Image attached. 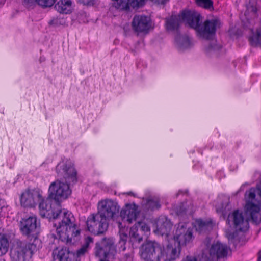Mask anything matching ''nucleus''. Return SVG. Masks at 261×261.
Listing matches in <instances>:
<instances>
[{"instance_id": "f257e3e1", "label": "nucleus", "mask_w": 261, "mask_h": 261, "mask_svg": "<svg viewBox=\"0 0 261 261\" xmlns=\"http://www.w3.org/2000/svg\"><path fill=\"white\" fill-rule=\"evenodd\" d=\"M53 219L59 239L66 243H71L73 239L80 235L81 230L74 223V217L71 213L65 210L58 209Z\"/></svg>"}, {"instance_id": "f03ea898", "label": "nucleus", "mask_w": 261, "mask_h": 261, "mask_svg": "<svg viewBox=\"0 0 261 261\" xmlns=\"http://www.w3.org/2000/svg\"><path fill=\"white\" fill-rule=\"evenodd\" d=\"M201 258L204 261H226L230 248L226 244L207 237L202 244Z\"/></svg>"}, {"instance_id": "7ed1b4c3", "label": "nucleus", "mask_w": 261, "mask_h": 261, "mask_svg": "<svg viewBox=\"0 0 261 261\" xmlns=\"http://www.w3.org/2000/svg\"><path fill=\"white\" fill-rule=\"evenodd\" d=\"M40 247L41 245L32 242L17 240L12 245L10 252L12 261H28Z\"/></svg>"}, {"instance_id": "20e7f679", "label": "nucleus", "mask_w": 261, "mask_h": 261, "mask_svg": "<svg viewBox=\"0 0 261 261\" xmlns=\"http://www.w3.org/2000/svg\"><path fill=\"white\" fill-rule=\"evenodd\" d=\"M19 227L22 235L26 237L28 242L36 244L37 241V244L41 246V241L38 238L39 231L36 217L22 218L19 223Z\"/></svg>"}, {"instance_id": "39448f33", "label": "nucleus", "mask_w": 261, "mask_h": 261, "mask_svg": "<svg viewBox=\"0 0 261 261\" xmlns=\"http://www.w3.org/2000/svg\"><path fill=\"white\" fill-rule=\"evenodd\" d=\"M95 254L98 261H111L117 252L114 241L111 238H104L95 244Z\"/></svg>"}, {"instance_id": "423d86ee", "label": "nucleus", "mask_w": 261, "mask_h": 261, "mask_svg": "<svg viewBox=\"0 0 261 261\" xmlns=\"http://www.w3.org/2000/svg\"><path fill=\"white\" fill-rule=\"evenodd\" d=\"M164 247L154 241H147L140 249L142 258L147 261H161Z\"/></svg>"}, {"instance_id": "0eeeda50", "label": "nucleus", "mask_w": 261, "mask_h": 261, "mask_svg": "<svg viewBox=\"0 0 261 261\" xmlns=\"http://www.w3.org/2000/svg\"><path fill=\"white\" fill-rule=\"evenodd\" d=\"M108 221L98 212L90 214L87 218L86 225L87 230L95 235L105 232L109 226Z\"/></svg>"}, {"instance_id": "6e6552de", "label": "nucleus", "mask_w": 261, "mask_h": 261, "mask_svg": "<svg viewBox=\"0 0 261 261\" xmlns=\"http://www.w3.org/2000/svg\"><path fill=\"white\" fill-rule=\"evenodd\" d=\"M71 191L68 184L57 180L51 183L48 189L49 198L54 199L57 205L71 194Z\"/></svg>"}, {"instance_id": "1a4fd4ad", "label": "nucleus", "mask_w": 261, "mask_h": 261, "mask_svg": "<svg viewBox=\"0 0 261 261\" xmlns=\"http://www.w3.org/2000/svg\"><path fill=\"white\" fill-rule=\"evenodd\" d=\"M56 170L59 177L64 178L69 182L77 181V172L71 161L63 160L57 165Z\"/></svg>"}, {"instance_id": "9d476101", "label": "nucleus", "mask_w": 261, "mask_h": 261, "mask_svg": "<svg viewBox=\"0 0 261 261\" xmlns=\"http://www.w3.org/2000/svg\"><path fill=\"white\" fill-rule=\"evenodd\" d=\"M119 206L117 203L110 199L101 200L98 203V213L108 221L118 213Z\"/></svg>"}, {"instance_id": "9b49d317", "label": "nucleus", "mask_w": 261, "mask_h": 261, "mask_svg": "<svg viewBox=\"0 0 261 261\" xmlns=\"http://www.w3.org/2000/svg\"><path fill=\"white\" fill-rule=\"evenodd\" d=\"M220 24L218 19H207L204 22L203 25H200L197 33L203 39L210 40L215 36L216 30L220 27Z\"/></svg>"}, {"instance_id": "f8f14e48", "label": "nucleus", "mask_w": 261, "mask_h": 261, "mask_svg": "<svg viewBox=\"0 0 261 261\" xmlns=\"http://www.w3.org/2000/svg\"><path fill=\"white\" fill-rule=\"evenodd\" d=\"M42 192L39 189L26 190L21 194L20 204L23 207H34L42 197Z\"/></svg>"}, {"instance_id": "ddd939ff", "label": "nucleus", "mask_w": 261, "mask_h": 261, "mask_svg": "<svg viewBox=\"0 0 261 261\" xmlns=\"http://www.w3.org/2000/svg\"><path fill=\"white\" fill-rule=\"evenodd\" d=\"M180 14L183 21L197 32L201 23L202 16L200 14L194 10H185Z\"/></svg>"}, {"instance_id": "4468645a", "label": "nucleus", "mask_w": 261, "mask_h": 261, "mask_svg": "<svg viewBox=\"0 0 261 261\" xmlns=\"http://www.w3.org/2000/svg\"><path fill=\"white\" fill-rule=\"evenodd\" d=\"M227 222L229 225H233L234 228L240 231H246L249 228V223L245 220L242 213L238 210L229 214Z\"/></svg>"}, {"instance_id": "2eb2a0df", "label": "nucleus", "mask_w": 261, "mask_h": 261, "mask_svg": "<svg viewBox=\"0 0 261 261\" xmlns=\"http://www.w3.org/2000/svg\"><path fill=\"white\" fill-rule=\"evenodd\" d=\"M192 230L190 228L187 229L183 226L177 228L175 234L174 236L175 241L177 242L178 246H180L189 243L192 241Z\"/></svg>"}, {"instance_id": "dca6fc26", "label": "nucleus", "mask_w": 261, "mask_h": 261, "mask_svg": "<svg viewBox=\"0 0 261 261\" xmlns=\"http://www.w3.org/2000/svg\"><path fill=\"white\" fill-rule=\"evenodd\" d=\"M132 25L136 32H145L147 31L151 27L150 19L144 15H135Z\"/></svg>"}, {"instance_id": "f3484780", "label": "nucleus", "mask_w": 261, "mask_h": 261, "mask_svg": "<svg viewBox=\"0 0 261 261\" xmlns=\"http://www.w3.org/2000/svg\"><path fill=\"white\" fill-rule=\"evenodd\" d=\"M53 199L49 198V196L45 199L42 196L41 199L38 203L40 214L42 218H54L57 213L55 211L51 206V202Z\"/></svg>"}, {"instance_id": "a211bd4d", "label": "nucleus", "mask_w": 261, "mask_h": 261, "mask_svg": "<svg viewBox=\"0 0 261 261\" xmlns=\"http://www.w3.org/2000/svg\"><path fill=\"white\" fill-rule=\"evenodd\" d=\"M180 252V246L175 245L173 246L171 244H168L166 248L164 247L163 253H162V260L173 261L179 257Z\"/></svg>"}, {"instance_id": "6ab92c4d", "label": "nucleus", "mask_w": 261, "mask_h": 261, "mask_svg": "<svg viewBox=\"0 0 261 261\" xmlns=\"http://www.w3.org/2000/svg\"><path fill=\"white\" fill-rule=\"evenodd\" d=\"M52 255L54 261H74L72 258L75 254L67 248L57 247L53 250Z\"/></svg>"}, {"instance_id": "aec40b11", "label": "nucleus", "mask_w": 261, "mask_h": 261, "mask_svg": "<svg viewBox=\"0 0 261 261\" xmlns=\"http://www.w3.org/2000/svg\"><path fill=\"white\" fill-rule=\"evenodd\" d=\"M245 208L246 213L250 215L253 222L256 224H258L261 222V208L260 206L252 202H248L246 204Z\"/></svg>"}, {"instance_id": "412c9836", "label": "nucleus", "mask_w": 261, "mask_h": 261, "mask_svg": "<svg viewBox=\"0 0 261 261\" xmlns=\"http://www.w3.org/2000/svg\"><path fill=\"white\" fill-rule=\"evenodd\" d=\"M172 224L167 217L162 216L159 218L156 222V231L158 233L163 235H167L171 231Z\"/></svg>"}, {"instance_id": "4be33fe9", "label": "nucleus", "mask_w": 261, "mask_h": 261, "mask_svg": "<svg viewBox=\"0 0 261 261\" xmlns=\"http://www.w3.org/2000/svg\"><path fill=\"white\" fill-rule=\"evenodd\" d=\"M120 215L123 220L131 223L137 217V208L135 205L126 204L125 207L121 210Z\"/></svg>"}, {"instance_id": "5701e85b", "label": "nucleus", "mask_w": 261, "mask_h": 261, "mask_svg": "<svg viewBox=\"0 0 261 261\" xmlns=\"http://www.w3.org/2000/svg\"><path fill=\"white\" fill-rule=\"evenodd\" d=\"M181 14L178 16L172 15L166 18V28L168 31H178L180 22Z\"/></svg>"}, {"instance_id": "b1692460", "label": "nucleus", "mask_w": 261, "mask_h": 261, "mask_svg": "<svg viewBox=\"0 0 261 261\" xmlns=\"http://www.w3.org/2000/svg\"><path fill=\"white\" fill-rule=\"evenodd\" d=\"M72 2L70 0H60L55 5V9L60 13L70 12Z\"/></svg>"}, {"instance_id": "393cba45", "label": "nucleus", "mask_w": 261, "mask_h": 261, "mask_svg": "<svg viewBox=\"0 0 261 261\" xmlns=\"http://www.w3.org/2000/svg\"><path fill=\"white\" fill-rule=\"evenodd\" d=\"M93 238L92 237H86L84 240V244L80 248L76 250V256L77 257H81L88 253L91 248L90 244H93Z\"/></svg>"}, {"instance_id": "a878e982", "label": "nucleus", "mask_w": 261, "mask_h": 261, "mask_svg": "<svg viewBox=\"0 0 261 261\" xmlns=\"http://www.w3.org/2000/svg\"><path fill=\"white\" fill-rule=\"evenodd\" d=\"M196 229L200 232H204L213 229V224L211 220L198 219L196 221Z\"/></svg>"}, {"instance_id": "bb28decb", "label": "nucleus", "mask_w": 261, "mask_h": 261, "mask_svg": "<svg viewBox=\"0 0 261 261\" xmlns=\"http://www.w3.org/2000/svg\"><path fill=\"white\" fill-rule=\"evenodd\" d=\"M9 241L5 235L0 236V256L5 254L8 250Z\"/></svg>"}, {"instance_id": "cd10ccee", "label": "nucleus", "mask_w": 261, "mask_h": 261, "mask_svg": "<svg viewBox=\"0 0 261 261\" xmlns=\"http://www.w3.org/2000/svg\"><path fill=\"white\" fill-rule=\"evenodd\" d=\"M196 5L210 11L214 10L213 2L212 0H195Z\"/></svg>"}, {"instance_id": "c85d7f7f", "label": "nucleus", "mask_w": 261, "mask_h": 261, "mask_svg": "<svg viewBox=\"0 0 261 261\" xmlns=\"http://www.w3.org/2000/svg\"><path fill=\"white\" fill-rule=\"evenodd\" d=\"M129 237L132 241L140 243L142 240V237L138 233L137 226H133L129 231Z\"/></svg>"}, {"instance_id": "c756f323", "label": "nucleus", "mask_w": 261, "mask_h": 261, "mask_svg": "<svg viewBox=\"0 0 261 261\" xmlns=\"http://www.w3.org/2000/svg\"><path fill=\"white\" fill-rule=\"evenodd\" d=\"M174 211L178 216H184L187 213V203H181L175 207Z\"/></svg>"}, {"instance_id": "7c9ffc66", "label": "nucleus", "mask_w": 261, "mask_h": 261, "mask_svg": "<svg viewBox=\"0 0 261 261\" xmlns=\"http://www.w3.org/2000/svg\"><path fill=\"white\" fill-rule=\"evenodd\" d=\"M249 41L252 46H257L261 45V32L257 31L255 35L249 38Z\"/></svg>"}, {"instance_id": "2f4dec72", "label": "nucleus", "mask_w": 261, "mask_h": 261, "mask_svg": "<svg viewBox=\"0 0 261 261\" xmlns=\"http://www.w3.org/2000/svg\"><path fill=\"white\" fill-rule=\"evenodd\" d=\"M255 193L256 189L253 188H250L248 191L246 192L245 197L247 198L246 203L248 202H252V201L255 199Z\"/></svg>"}, {"instance_id": "473e14b6", "label": "nucleus", "mask_w": 261, "mask_h": 261, "mask_svg": "<svg viewBox=\"0 0 261 261\" xmlns=\"http://www.w3.org/2000/svg\"><path fill=\"white\" fill-rule=\"evenodd\" d=\"M37 4L43 8L50 7L55 4L57 0H36Z\"/></svg>"}, {"instance_id": "72a5a7b5", "label": "nucleus", "mask_w": 261, "mask_h": 261, "mask_svg": "<svg viewBox=\"0 0 261 261\" xmlns=\"http://www.w3.org/2000/svg\"><path fill=\"white\" fill-rule=\"evenodd\" d=\"M146 206L148 209L154 210L159 209L160 207V205L158 201L149 199L147 202Z\"/></svg>"}, {"instance_id": "f704fd0d", "label": "nucleus", "mask_w": 261, "mask_h": 261, "mask_svg": "<svg viewBox=\"0 0 261 261\" xmlns=\"http://www.w3.org/2000/svg\"><path fill=\"white\" fill-rule=\"evenodd\" d=\"M22 5L28 9H33L37 4L36 0H21Z\"/></svg>"}, {"instance_id": "c9c22d12", "label": "nucleus", "mask_w": 261, "mask_h": 261, "mask_svg": "<svg viewBox=\"0 0 261 261\" xmlns=\"http://www.w3.org/2000/svg\"><path fill=\"white\" fill-rule=\"evenodd\" d=\"M138 226L140 227V230L144 232L150 231V227L144 222H138Z\"/></svg>"}, {"instance_id": "e433bc0d", "label": "nucleus", "mask_w": 261, "mask_h": 261, "mask_svg": "<svg viewBox=\"0 0 261 261\" xmlns=\"http://www.w3.org/2000/svg\"><path fill=\"white\" fill-rule=\"evenodd\" d=\"M222 48V46L220 44H217L216 41H213L209 45V49L217 50H219Z\"/></svg>"}, {"instance_id": "4c0bfd02", "label": "nucleus", "mask_w": 261, "mask_h": 261, "mask_svg": "<svg viewBox=\"0 0 261 261\" xmlns=\"http://www.w3.org/2000/svg\"><path fill=\"white\" fill-rule=\"evenodd\" d=\"M79 2L84 5L90 6L95 4V0H79Z\"/></svg>"}, {"instance_id": "58836bf2", "label": "nucleus", "mask_w": 261, "mask_h": 261, "mask_svg": "<svg viewBox=\"0 0 261 261\" xmlns=\"http://www.w3.org/2000/svg\"><path fill=\"white\" fill-rule=\"evenodd\" d=\"M61 24L60 20L58 18H54L49 22V24L53 27L58 26Z\"/></svg>"}, {"instance_id": "ea45409f", "label": "nucleus", "mask_w": 261, "mask_h": 261, "mask_svg": "<svg viewBox=\"0 0 261 261\" xmlns=\"http://www.w3.org/2000/svg\"><path fill=\"white\" fill-rule=\"evenodd\" d=\"M120 242L124 244L127 239V235L125 233H120Z\"/></svg>"}, {"instance_id": "a19ab883", "label": "nucleus", "mask_w": 261, "mask_h": 261, "mask_svg": "<svg viewBox=\"0 0 261 261\" xmlns=\"http://www.w3.org/2000/svg\"><path fill=\"white\" fill-rule=\"evenodd\" d=\"M182 40L184 42V43L181 44V46H187L189 45L190 40L189 38L188 37H185L182 38Z\"/></svg>"}, {"instance_id": "79ce46f5", "label": "nucleus", "mask_w": 261, "mask_h": 261, "mask_svg": "<svg viewBox=\"0 0 261 261\" xmlns=\"http://www.w3.org/2000/svg\"><path fill=\"white\" fill-rule=\"evenodd\" d=\"M152 1L154 2V3H156L158 4H164L168 1V0H152Z\"/></svg>"}, {"instance_id": "37998d69", "label": "nucleus", "mask_w": 261, "mask_h": 261, "mask_svg": "<svg viewBox=\"0 0 261 261\" xmlns=\"http://www.w3.org/2000/svg\"><path fill=\"white\" fill-rule=\"evenodd\" d=\"M257 261H261V250L257 253Z\"/></svg>"}, {"instance_id": "c03bdc74", "label": "nucleus", "mask_w": 261, "mask_h": 261, "mask_svg": "<svg viewBox=\"0 0 261 261\" xmlns=\"http://www.w3.org/2000/svg\"><path fill=\"white\" fill-rule=\"evenodd\" d=\"M217 213H223V210L222 209L217 208Z\"/></svg>"}, {"instance_id": "a18cd8bd", "label": "nucleus", "mask_w": 261, "mask_h": 261, "mask_svg": "<svg viewBox=\"0 0 261 261\" xmlns=\"http://www.w3.org/2000/svg\"><path fill=\"white\" fill-rule=\"evenodd\" d=\"M176 40L177 42H178L177 38H176Z\"/></svg>"}, {"instance_id": "49530a36", "label": "nucleus", "mask_w": 261, "mask_h": 261, "mask_svg": "<svg viewBox=\"0 0 261 261\" xmlns=\"http://www.w3.org/2000/svg\"><path fill=\"white\" fill-rule=\"evenodd\" d=\"M121 224V223H119V226H120V225Z\"/></svg>"}]
</instances>
